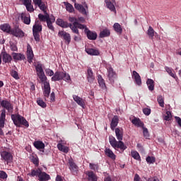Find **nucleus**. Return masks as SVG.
Listing matches in <instances>:
<instances>
[{
    "instance_id": "a211bd4d",
    "label": "nucleus",
    "mask_w": 181,
    "mask_h": 181,
    "mask_svg": "<svg viewBox=\"0 0 181 181\" xmlns=\"http://www.w3.org/2000/svg\"><path fill=\"white\" fill-rule=\"evenodd\" d=\"M73 98L74 100V102L78 104V105H80V107H82V108H84V106L86 105V100L84 99L74 95Z\"/></svg>"
},
{
    "instance_id": "69168bd1",
    "label": "nucleus",
    "mask_w": 181,
    "mask_h": 181,
    "mask_svg": "<svg viewBox=\"0 0 181 181\" xmlns=\"http://www.w3.org/2000/svg\"><path fill=\"white\" fill-rule=\"evenodd\" d=\"M75 19H76L77 23L80 25V23L78 22H81V23H83L84 22V18L83 17H79L78 19L76 18H75Z\"/></svg>"
},
{
    "instance_id": "a878e982",
    "label": "nucleus",
    "mask_w": 181,
    "mask_h": 181,
    "mask_svg": "<svg viewBox=\"0 0 181 181\" xmlns=\"http://www.w3.org/2000/svg\"><path fill=\"white\" fill-rule=\"evenodd\" d=\"M86 175L88 176V180L97 181V175L93 171H86Z\"/></svg>"
},
{
    "instance_id": "6e6d98bb",
    "label": "nucleus",
    "mask_w": 181,
    "mask_h": 181,
    "mask_svg": "<svg viewBox=\"0 0 181 181\" xmlns=\"http://www.w3.org/2000/svg\"><path fill=\"white\" fill-rule=\"evenodd\" d=\"M32 162L35 165V166H39V158L36 156H33Z\"/></svg>"
},
{
    "instance_id": "0eeeda50",
    "label": "nucleus",
    "mask_w": 181,
    "mask_h": 181,
    "mask_svg": "<svg viewBox=\"0 0 181 181\" xmlns=\"http://www.w3.org/2000/svg\"><path fill=\"white\" fill-rule=\"evenodd\" d=\"M35 69L37 72V75L39 77L40 81H45V80H47V77L45 75V71H43V67L41 64H38L35 66Z\"/></svg>"
},
{
    "instance_id": "338daca9",
    "label": "nucleus",
    "mask_w": 181,
    "mask_h": 181,
    "mask_svg": "<svg viewBox=\"0 0 181 181\" xmlns=\"http://www.w3.org/2000/svg\"><path fill=\"white\" fill-rule=\"evenodd\" d=\"M176 122L181 127V119L179 117H175Z\"/></svg>"
},
{
    "instance_id": "9d476101",
    "label": "nucleus",
    "mask_w": 181,
    "mask_h": 181,
    "mask_svg": "<svg viewBox=\"0 0 181 181\" xmlns=\"http://www.w3.org/2000/svg\"><path fill=\"white\" fill-rule=\"evenodd\" d=\"M40 82L43 84V94L46 100L50 95V83L47 82V79Z\"/></svg>"
},
{
    "instance_id": "393cba45",
    "label": "nucleus",
    "mask_w": 181,
    "mask_h": 181,
    "mask_svg": "<svg viewBox=\"0 0 181 181\" xmlns=\"http://www.w3.org/2000/svg\"><path fill=\"white\" fill-rule=\"evenodd\" d=\"M38 180L39 181H47L50 180V175H49L47 173L41 171L40 173V175L38 176Z\"/></svg>"
},
{
    "instance_id": "7c9ffc66",
    "label": "nucleus",
    "mask_w": 181,
    "mask_h": 181,
    "mask_svg": "<svg viewBox=\"0 0 181 181\" xmlns=\"http://www.w3.org/2000/svg\"><path fill=\"white\" fill-rule=\"evenodd\" d=\"M132 123L135 125V127H139L140 128L144 127V122H142L141 121V119H139V118H136L134 117L132 120Z\"/></svg>"
},
{
    "instance_id": "f257e3e1",
    "label": "nucleus",
    "mask_w": 181,
    "mask_h": 181,
    "mask_svg": "<svg viewBox=\"0 0 181 181\" xmlns=\"http://www.w3.org/2000/svg\"><path fill=\"white\" fill-rule=\"evenodd\" d=\"M69 21L73 23V24L70 25V29H71L74 33L78 35V29H84V32L86 33V36L89 40H95L97 39V33L91 32L86 25L79 24L77 22V19L74 17H69Z\"/></svg>"
},
{
    "instance_id": "5701e85b",
    "label": "nucleus",
    "mask_w": 181,
    "mask_h": 181,
    "mask_svg": "<svg viewBox=\"0 0 181 181\" xmlns=\"http://www.w3.org/2000/svg\"><path fill=\"white\" fill-rule=\"evenodd\" d=\"M0 30H3V32H6V33H8V35H11L12 27H11L8 23H4L0 25Z\"/></svg>"
},
{
    "instance_id": "a19ab883",
    "label": "nucleus",
    "mask_w": 181,
    "mask_h": 181,
    "mask_svg": "<svg viewBox=\"0 0 181 181\" xmlns=\"http://www.w3.org/2000/svg\"><path fill=\"white\" fill-rule=\"evenodd\" d=\"M64 6H66V9L69 13H73L74 12V7L73 5L70 4L69 2H64Z\"/></svg>"
},
{
    "instance_id": "6e6552de",
    "label": "nucleus",
    "mask_w": 181,
    "mask_h": 181,
    "mask_svg": "<svg viewBox=\"0 0 181 181\" xmlns=\"http://www.w3.org/2000/svg\"><path fill=\"white\" fill-rule=\"evenodd\" d=\"M0 105L4 108L3 110H6L8 112H12L13 110V106L12 105V103L8 100H3L0 98Z\"/></svg>"
},
{
    "instance_id": "1a4fd4ad",
    "label": "nucleus",
    "mask_w": 181,
    "mask_h": 181,
    "mask_svg": "<svg viewBox=\"0 0 181 181\" xmlns=\"http://www.w3.org/2000/svg\"><path fill=\"white\" fill-rule=\"evenodd\" d=\"M10 35L15 36V37H25V33L19 27H14L11 28Z\"/></svg>"
},
{
    "instance_id": "774afa93",
    "label": "nucleus",
    "mask_w": 181,
    "mask_h": 181,
    "mask_svg": "<svg viewBox=\"0 0 181 181\" xmlns=\"http://www.w3.org/2000/svg\"><path fill=\"white\" fill-rule=\"evenodd\" d=\"M148 181H159V178L158 177H153L148 178Z\"/></svg>"
},
{
    "instance_id": "72a5a7b5",
    "label": "nucleus",
    "mask_w": 181,
    "mask_h": 181,
    "mask_svg": "<svg viewBox=\"0 0 181 181\" xmlns=\"http://www.w3.org/2000/svg\"><path fill=\"white\" fill-rule=\"evenodd\" d=\"M105 2L106 4L107 8L110 9V11H112V12H115V13L117 12L115 11V6L111 2V0H105Z\"/></svg>"
},
{
    "instance_id": "f8f14e48",
    "label": "nucleus",
    "mask_w": 181,
    "mask_h": 181,
    "mask_svg": "<svg viewBox=\"0 0 181 181\" xmlns=\"http://www.w3.org/2000/svg\"><path fill=\"white\" fill-rule=\"evenodd\" d=\"M74 6L75 9L78 11V12H80L83 15H87V13H88V6H87V4H84V6H83L81 4L75 3Z\"/></svg>"
},
{
    "instance_id": "dca6fc26",
    "label": "nucleus",
    "mask_w": 181,
    "mask_h": 181,
    "mask_svg": "<svg viewBox=\"0 0 181 181\" xmlns=\"http://www.w3.org/2000/svg\"><path fill=\"white\" fill-rule=\"evenodd\" d=\"M107 77L110 83H114V81H115V78H117V74H115L112 68H109L107 69Z\"/></svg>"
},
{
    "instance_id": "c03bdc74",
    "label": "nucleus",
    "mask_w": 181,
    "mask_h": 181,
    "mask_svg": "<svg viewBox=\"0 0 181 181\" xmlns=\"http://www.w3.org/2000/svg\"><path fill=\"white\" fill-rule=\"evenodd\" d=\"M131 156H132L136 160H141V156H139V153L136 151H132Z\"/></svg>"
},
{
    "instance_id": "9b49d317",
    "label": "nucleus",
    "mask_w": 181,
    "mask_h": 181,
    "mask_svg": "<svg viewBox=\"0 0 181 181\" xmlns=\"http://www.w3.org/2000/svg\"><path fill=\"white\" fill-rule=\"evenodd\" d=\"M1 159L7 162V163H9V162H11L12 159H13L12 153H11V152L6 150H4L3 151L1 152Z\"/></svg>"
},
{
    "instance_id": "680f3d73",
    "label": "nucleus",
    "mask_w": 181,
    "mask_h": 181,
    "mask_svg": "<svg viewBox=\"0 0 181 181\" xmlns=\"http://www.w3.org/2000/svg\"><path fill=\"white\" fill-rule=\"evenodd\" d=\"M54 101H56V95L54 92H52L50 94V103H54Z\"/></svg>"
},
{
    "instance_id": "473e14b6",
    "label": "nucleus",
    "mask_w": 181,
    "mask_h": 181,
    "mask_svg": "<svg viewBox=\"0 0 181 181\" xmlns=\"http://www.w3.org/2000/svg\"><path fill=\"white\" fill-rule=\"evenodd\" d=\"M148 88L150 91H153L155 90V81L151 78H148L146 81Z\"/></svg>"
},
{
    "instance_id": "412c9836",
    "label": "nucleus",
    "mask_w": 181,
    "mask_h": 181,
    "mask_svg": "<svg viewBox=\"0 0 181 181\" xmlns=\"http://www.w3.org/2000/svg\"><path fill=\"white\" fill-rule=\"evenodd\" d=\"M86 52L90 56H100V50L96 48H86Z\"/></svg>"
},
{
    "instance_id": "f03ea898",
    "label": "nucleus",
    "mask_w": 181,
    "mask_h": 181,
    "mask_svg": "<svg viewBox=\"0 0 181 181\" xmlns=\"http://www.w3.org/2000/svg\"><path fill=\"white\" fill-rule=\"evenodd\" d=\"M11 119L16 127H21V125H24V127L27 128L29 127L28 120L19 115H11Z\"/></svg>"
},
{
    "instance_id": "09e8293b",
    "label": "nucleus",
    "mask_w": 181,
    "mask_h": 181,
    "mask_svg": "<svg viewBox=\"0 0 181 181\" xmlns=\"http://www.w3.org/2000/svg\"><path fill=\"white\" fill-rule=\"evenodd\" d=\"M171 118H172V113L170 111H167L164 115V119L165 121H170Z\"/></svg>"
},
{
    "instance_id": "4d7b16f0",
    "label": "nucleus",
    "mask_w": 181,
    "mask_h": 181,
    "mask_svg": "<svg viewBox=\"0 0 181 181\" xmlns=\"http://www.w3.org/2000/svg\"><path fill=\"white\" fill-rule=\"evenodd\" d=\"M151 108L149 107H145L143 109V112L144 115H151Z\"/></svg>"
},
{
    "instance_id": "4be33fe9",
    "label": "nucleus",
    "mask_w": 181,
    "mask_h": 181,
    "mask_svg": "<svg viewBox=\"0 0 181 181\" xmlns=\"http://www.w3.org/2000/svg\"><path fill=\"white\" fill-rule=\"evenodd\" d=\"M132 77L134 79V81L137 86H141L142 84V81L141 80V76L139 74L136 72V71H134L132 74Z\"/></svg>"
},
{
    "instance_id": "e2e57ef3",
    "label": "nucleus",
    "mask_w": 181,
    "mask_h": 181,
    "mask_svg": "<svg viewBox=\"0 0 181 181\" xmlns=\"http://www.w3.org/2000/svg\"><path fill=\"white\" fill-rule=\"evenodd\" d=\"M23 1V5L26 6L27 5H29V4H32V0H21Z\"/></svg>"
},
{
    "instance_id": "c85d7f7f",
    "label": "nucleus",
    "mask_w": 181,
    "mask_h": 181,
    "mask_svg": "<svg viewBox=\"0 0 181 181\" xmlns=\"http://www.w3.org/2000/svg\"><path fill=\"white\" fill-rule=\"evenodd\" d=\"M41 172H42V169H40V168H35V169L31 170V172L30 173H28V175L31 176L32 177H35V176H37L39 177Z\"/></svg>"
},
{
    "instance_id": "a18cd8bd",
    "label": "nucleus",
    "mask_w": 181,
    "mask_h": 181,
    "mask_svg": "<svg viewBox=\"0 0 181 181\" xmlns=\"http://www.w3.org/2000/svg\"><path fill=\"white\" fill-rule=\"evenodd\" d=\"M54 17H52L49 18V21L47 22V28L50 29V30H54V27H53L52 22H54Z\"/></svg>"
},
{
    "instance_id": "c9c22d12",
    "label": "nucleus",
    "mask_w": 181,
    "mask_h": 181,
    "mask_svg": "<svg viewBox=\"0 0 181 181\" xmlns=\"http://www.w3.org/2000/svg\"><path fill=\"white\" fill-rule=\"evenodd\" d=\"M155 34H156V32H155V30H153V28H152V26H149L147 30V35L149 39H151V40H153V37L155 36Z\"/></svg>"
},
{
    "instance_id": "423d86ee",
    "label": "nucleus",
    "mask_w": 181,
    "mask_h": 181,
    "mask_svg": "<svg viewBox=\"0 0 181 181\" xmlns=\"http://www.w3.org/2000/svg\"><path fill=\"white\" fill-rule=\"evenodd\" d=\"M33 2L35 6H38L40 11H42L44 13L47 12V2L43 0H33Z\"/></svg>"
},
{
    "instance_id": "ea45409f",
    "label": "nucleus",
    "mask_w": 181,
    "mask_h": 181,
    "mask_svg": "<svg viewBox=\"0 0 181 181\" xmlns=\"http://www.w3.org/2000/svg\"><path fill=\"white\" fill-rule=\"evenodd\" d=\"M33 145L36 149L42 150L45 148V144L40 141H35Z\"/></svg>"
},
{
    "instance_id": "2eb2a0df",
    "label": "nucleus",
    "mask_w": 181,
    "mask_h": 181,
    "mask_svg": "<svg viewBox=\"0 0 181 181\" xmlns=\"http://www.w3.org/2000/svg\"><path fill=\"white\" fill-rule=\"evenodd\" d=\"M35 55L33 54V50L32 49V47H30V45L28 44L27 45V59L28 62L30 63H32L33 61V57Z\"/></svg>"
},
{
    "instance_id": "ddd939ff",
    "label": "nucleus",
    "mask_w": 181,
    "mask_h": 181,
    "mask_svg": "<svg viewBox=\"0 0 181 181\" xmlns=\"http://www.w3.org/2000/svg\"><path fill=\"white\" fill-rule=\"evenodd\" d=\"M68 165L69 166V169L73 173V175H77V173L78 172V166L76 165V163H74V160H73V158H70L68 161Z\"/></svg>"
},
{
    "instance_id": "de8ad7c7",
    "label": "nucleus",
    "mask_w": 181,
    "mask_h": 181,
    "mask_svg": "<svg viewBox=\"0 0 181 181\" xmlns=\"http://www.w3.org/2000/svg\"><path fill=\"white\" fill-rule=\"evenodd\" d=\"M165 71H167V73H168L171 77H173V78H176V74H175V72H173V70L172 69V68L165 66Z\"/></svg>"
},
{
    "instance_id": "6ab92c4d",
    "label": "nucleus",
    "mask_w": 181,
    "mask_h": 181,
    "mask_svg": "<svg viewBox=\"0 0 181 181\" xmlns=\"http://www.w3.org/2000/svg\"><path fill=\"white\" fill-rule=\"evenodd\" d=\"M21 20L25 25H30V15L26 13H22L21 15Z\"/></svg>"
},
{
    "instance_id": "49530a36",
    "label": "nucleus",
    "mask_w": 181,
    "mask_h": 181,
    "mask_svg": "<svg viewBox=\"0 0 181 181\" xmlns=\"http://www.w3.org/2000/svg\"><path fill=\"white\" fill-rule=\"evenodd\" d=\"M157 101H158L160 107H161L162 108H163V107H165V100L163 99V96H162V95L158 96Z\"/></svg>"
},
{
    "instance_id": "aec40b11",
    "label": "nucleus",
    "mask_w": 181,
    "mask_h": 181,
    "mask_svg": "<svg viewBox=\"0 0 181 181\" xmlns=\"http://www.w3.org/2000/svg\"><path fill=\"white\" fill-rule=\"evenodd\" d=\"M6 117V110L5 109H3L1 110V115H0V127L4 128L5 127V118Z\"/></svg>"
},
{
    "instance_id": "37998d69",
    "label": "nucleus",
    "mask_w": 181,
    "mask_h": 181,
    "mask_svg": "<svg viewBox=\"0 0 181 181\" xmlns=\"http://www.w3.org/2000/svg\"><path fill=\"white\" fill-rule=\"evenodd\" d=\"M111 35V33L110 32V30L108 29H104L102 30L100 33V37H108Z\"/></svg>"
},
{
    "instance_id": "4468645a",
    "label": "nucleus",
    "mask_w": 181,
    "mask_h": 181,
    "mask_svg": "<svg viewBox=\"0 0 181 181\" xmlns=\"http://www.w3.org/2000/svg\"><path fill=\"white\" fill-rule=\"evenodd\" d=\"M58 35L59 37H63V39L65 40L66 45H69L71 41V37H70V34L66 33L65 31H59Z\"/></svg>"
},
{
    "instance_id": "58836bf2",
    "label": "nucleus",
    "mask_w": 181,
    "mask_h": 181,
    "mask_svg": "<svg viewBox=\"0 0 181 181\" xmlns=\"http://www.w3.org/2000/svg\"><path fill=\"white\" fill-rule=\"evenodd\" d=\"M115 134L118 141H122V138H123L122 129H120L119 128H116Z\"/></svg>"
},
{
    "instance_id": "c756f323",
    "label": "nucleus",
    "mask_w": 181,
    "mask_h": 181,
    "mask_svg": "<svg viewBox=\"0 0 181 181\" xmlns=\"http://www.w3.org/2000/svg\"><path fill=\"white\" fill-rule=\"evenodd\" d=\"M119 119H118V116H114V117L112 119V122L110 124V128L114 131L115 129V127L118 125Z\"/></svg>"
},
{
    "instance_id": "8fccbe9b",
    "label": "nucleus",
    "mask_w": 181,
    "mask_h": 181,
    "mask_svg": "<svg viewBox=\"0 0 181 181\" xmlns=\"http://www.w3.org/2000/svg\"><path fill=\"white\" fill-rule=\"evenodd\" d=\"M37 103L40 105V107H42V108H46V103H45L43 100L38 98L37 100Z\"/></svg>"
},
{
    "instance_id": "cd10ccee",
    "label": "nucleus",
    "mask_w": 181,
    "mask_h": 181,
    "mask_svg": "<svg viewBox=\"0 0 181 181\" xmlns=\"http://www.w3.org/2000/svg\"><path fill=\"white\" fill-rule=\"evenodd\" d=\"M45 15L39 14L38 18L41 22H49L52 18L47 14V12L44 13Z\"/></svg>"
},
{
    "instance_id": "f704fd0d",
    "label": "nucleus",
    "mask_w": 181,
    "mask_h": 181,
    "mask_svg": "<svg viewBox=\"0 0 181 181\" xmlns=\"http://www.w3.org/2000/svg\"><path fill=\"white\" fill-rule=\"evenodd\" d=\"M2 60L4 63H11L12 62V57L9 54L4 52L3 53Z\"/></svg>"
},
{
    "instance_id": "2f4dec72",
    "label": "nucleus",
    "mask_w": 181,
    "mask_h": 181,
    "mask_svg": "<svg viewBox=\"0 0 181 181\" xmlns=\"http://www.w3.org/2000/svg\"><path fill=\"white\" fill-rule=\"evenodd\" d=\"M105 153L107 156H108V158H110V159L115 160L117 156H115V154H114V152H112V151H111V149L105 148Z\"/></svg>"
},
{
    "instance_id": "39448f33",
    "label": "nucleus",
    "mask_w": 181,
    "mask_h": 181,
    "mask_svg": "<svg viewBox=\"0 0 181 181\" xmlns=\"http://www.w3.org/2000/svg\"><path fill=\"white\" fill-rule=\"evenodd\" d=\"M109 142L112 148H114L115 149H121L122 151H125L127 148V146L124 144V142H122L121 140H119V141H117L114 137L110 138Z\"/></svg>"
},
{
    "instance_id": "603ef678",
    "label": "nucleus",
    "mask_w": 181,
    "mask_h": 181,
    "mask_svg": "<svg viewBox=\"0 0 181 181\" xmlns=\"http://www.w3.org/2000/svg\"><path fill=\"white\" fill-rule=\"evenodd\" d=\"M8 178V174L4 170H0V179H7Z\"/></svg>"
},
{
    "instance_id": "f3484780",
    "label": "nucleus",
    "mask_w": 181,
    "mask_h": 181,
    "mask_svg": "<svg viewBox=\"0 0 181 181\" xmlns=\"http://www.w3.org/2000/svg\"><path fill=\"white\" fill-rule=\"evenodd\" d=\"M86 78L88 83H94V80H95V76L93 73V70L90 68L88 69L87 74H86Z\"/></svg>"
},
{
    "instance_id": "b1692460",
    "label": "nucleus",
    "mask_w": 181,
    "mask_h": 181,
    "mask_svg": "<svg viewBox=\"0 0 181 181\" xmlns=\"http://www.w3.org/2000/svg\"><path fill=\"white\" fill-rule=\"evenodd\" d=\"M57 25H58V26H60L61 28H70V25H73V22H71V23L69 25V23H67L66 21H63V19L58 18L57 20Z\"/></svg>"
},
{
    "instance_id": "3c124183",
    "label": "nucleus",
    "mask_w": 181,
    "mask_h": 181,
    "mask_svg": "<svg viewBox=\"0 0 181 181\" xmlns=\"http://www.w3.org/2000/svg\"><path fill=\"white\" fill-rule=\"evenodd\" d=\"M146 160L147 162V163H155L156 162V158L155 157H152V156H148L146 158Z\"/></svg>"
},
{
    "instance_id": "79ce46f5",
    "label": "nucleus",
    "mask_w": 181,
    "mask_h": 181,
    "mask_svg": "<svg viewBox=\"0 0 181 181\" xmlns=\"http://www.w3.org/2000/svg\"><path fill=\"white\" fill-rule=\"evenodd\" d=\"M12 57L16 61L23 60V59H25V55L18 53H13Z\"/></svg>"
},
{
    "instance_id": "0e129e2a",
    "label": "nucleus",
    "mask_w": 181,
    "mask_h": 181,
    "mask_svg": "<svg viewBox=\"0 0 181 181\" xmlns=\"http://www.w3.org/2000/svg\"><path fill=\"white\" fill-rule=\"evenodd\" d=\"M78 35H75L74 37V40H75V42H79V40H81V37H80V33H78V34H77Z\"/></svg>"
},
{
    "instance_id": "4c0bfd02",
    "label": "nucleus",
    "mask_w": 181,
    "mask_h": 181,
    "mask_svg": "<svg viewBox=\"0 0 181 181\" xmlns=\"http://www.w3.org/2000/svg\"><path fill=\"white\" fill-rule=\"evenodd\" d=\"M98 83L100 87H101V88H103V89L106 88L105 81H104V78H103V76L101 75L98 76Z\"/></svg>"
},
{
    "instance_id": "864d4df0",
    "label": "nucleus",
    "mask_w": 181,
    "mask_h": 181,
    "mask_svg": "<svg viewBox=\"0 0 181 181\" xmlns=\"http://www.w3.org/2000/svg\"><path fill=\"white\" fill-rule=\"evenodd\" d=\"M25 8L28 12H33V11H35V9L33 8V6L32 5V3L27 4L25 6Z\"/></svg>"
},
{
    "instance_id": "13d9d810",
    "label": "nucleus",
    "mask_w": 181,
    "mask_h": 181,
    "mask_svg": "<svg viewBox=\"0 0 181 181\" xmlns=\"http://www.w3.org/2000/svg\"><path fill=\"white\" fill-rule=\"evenodd\" d=\"M143 128V134H144V136H145V138H148L149 136V132H148V129L146 127H141Z\"/></svg>"
},
{
    "instance_id": "052dcab7",
    "label": "nucleus",
    "mask_w": 181,
    "mask_h": 181,
    "mask_svg": "<svg viewBox=\"0 0 181 181\" xmlns=\"http://www.w3.org/2000/svg\"><path fill=\"white\" fill-rule=\"evenodd\" d=\"M45 73H46L47 76H49L50 77H52V76L54 75V72H53V71H52L50 69H46Z\"/></svg>"
},
{
    "instance_id": "20e7f679",
    "label": "nucleus",
    "mask_w": 181,
    "mask_h": 181,
    "mask_svg": "<svg viewBox=\"0 0 181 181\" xmlns=\"http://www.w3.org/2000/svg\"><path fill=\"white\" fill-rule=\"evenodd\" d=\"M42 32V24L40 21H36L35 25L33 27V33L34 39L36 42L40 40V33Z\"/></svg>"
},
{
    "instance_id": "5fc2aeb1",
    "label": "nucleus",
    "mask_w": 181,
    "mask_h": 181,
    "mask_svg": "<svg viewBox=\"0 0 181 181\" xmlns=\"http://www.w3.org/2000/svg\"><path fill=\"white\" fill-rule=\"evenodd\" d=\"M11 74L12 77H13V78H16V80H19V74H18V71H11Z\"/></svg>"
},
{
    "instance_id": "bf43d9fd",
    "label": "nucleus",
    "mask_w": 181,
    "mask_h": 181,
    "mask_svg": "<svg viewBox=\"0 0 181 181\" xmlns=\"http://www.w3.org/2000/svg\"><path fill=\"white\" fill-rule=\"evenodd\" d=\"M89 168L92 169V170H97V169H98V164L90 163Z\"/></svg>"
},
{
    "instance_id": "e433bc0d",
    "label": "nucleus",
    "mask_w": 181,
    "mask_h": 181,
    "mask_svg": "<svg viewBox=\"0 0 181 181\" xmlns=\"http://www.w3.org/2000/svg\"><path fill=\"white\" fill-rule=\"evenodd\" d=\"M113 29L116 33H118V35H121L122 33V27H121V25L118 23H115L114 24Z\"/></svg>"
},
{
    "instance_id": "7ed1b4c3",
    "label": "nucleus",
    "mask_w": 181,
    "mask_h": 181,
    "mask_svg": "<svg viewBox=\"0 0 181 181\" xmlns=\"http://www.w3.org/2000/svg\"><path fill=\"white\" fill-rule=\"evenodd\" d=\"M60 80H64V81H71L70 75L66 72L57 71L52 77V81H60Z\"/></svg>"
},
{
    "instance_id": "bb28decb",
    "label": "nucleus",
    "mask_w": 181,
    "mask_h": 181,
    "mask_svg": "<svg viewBox=\"0 0 181 181\" xmlns=\"http://www.w3.org/2000/svg\"><path fill=\"white\" fill-rule=\"evenodd\" d=\"M57 148L59 149V151L63 152L64 153H69V151H70L68 146H64L62 143H59L57 144Z\"/></svg>"
}]
</instances>
